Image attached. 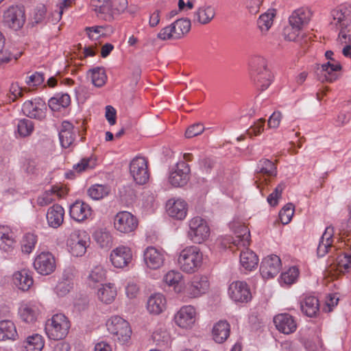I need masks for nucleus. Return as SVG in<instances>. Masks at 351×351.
<instances>
[{
  "label": "nucleus",
  "instance_id": "49530a36",
  "mask_svg": "<svg viewBox=\"0 0 351 351\" xmlns=\"http://www.w3.org/2000/svg\"><path fill=\"white\" fill-rule=\"evenodd\" d=\"M88 75L90 78L93 84L97 87H101L107 80V75L103 67L97 66L90 69Z\"/></svg>",
  "mask_w": 351,
  "mask_h": 351
},
{
  "label": "nucleus",
  "instance_id": "338daca9",
  "mask_svg": "<svg viewBox=\"0 0 351 351\" xmlns=\"http://www.w3.org/2000/svg\"><path fill=\"white\" fill-rule=\"evenodd\" d=\"M21 56V52L13 54L8 49L2 47L0 49V65L8 63L12 59L17 60Z\"/></svg>",
  "mask_w": 351,
  "mask_h": 351
},
{
  "label": "nucleus",
  "instance_id": "6ab92c4d",
  "mask_svg": "<svg viewBox=\"0 0 351 351\" xmlns=\"http://www.w3.org/2000/svg\"><path fill=\"white\" fill-rule=\"evenodd\" d=\"M130 173L136 184H145L149 178L147 160L144 157L134 158L130 164Z\"/></svg>",
  "mask_w": 351,
  "mask_h": 351
},
{
  "label": "nucleus",
  "instance_id": "72a5a7b5",
  "mask_svg": "<svg viewBox=\"0 0 351 351\" xmlns=\"http://www.w3.org/2000/svg\"><path fill=\"white\" fill-rule=\"evenodd\" d=\"M59 139L61 146L64 148H69L73 145L75 139V132L73 124L69 121H62L59 131Z\"/></svg>",
  "mask_w": 351,
  "mask_h": 351
},
{
  "label": "nucleus",
  "instance_id": "393cba45",
  "mask_svg": "<svg viewBox=\"0 0 351 351\" xmlns=\"http://www.w3.org/2000/svg\"><path fill=\"white\" fill-rule=\"evenodd\" d=\"M162 282L173 289V292L182 297L185 280L184 275L178 270H169L162 277Z\"/></svg>",
  "mask_w": 351,
  "mask_h": 351
},
{
  "label": "nucleus",
  "instance_id": "2eb2a0df",
  "mask_svg": "<svg viewBox=\"0 0 351 351\" xmlns=\"http://www.w3.org/2000/svg\"><path fill=\"white\" fill-rule=\"evenodd\" d=\"M33 265L38 274L43 276L49 275L56 268L55 256L48 251L38 252L35 255Z\"/></svg>",
  "mask_w": 351,
  "mask_h": 351
},
{
  "label": "nucleus",
  "instance_id": "13d9d810",
  "mask_svg": "<svg viewBox=\"0 0 351 351\" xmlns=\"http://www.w3.org/2000/svg\"><path fill=\"white\" fill-rule=\"evenodd\" d=\"M294 214V206L292 204L285 205L279 213V218L282 223L288 224Z\"/></svg>",
  "mask_w": 351,
  "mask_h": 351
},
{
  "label": "nucleus",
  "instance_id": "4d7b16f0",
  "mask_svg": "<svg viewBox=\"0 0 351 351\" xmlns=\"http://www.w3.org/2000/svg\"><path fill=\"white\" fill-rule=\"evenodd\" d=\"M73 288V282L69 279H62L57 284L55 291L58 295L64 297L67 295Z\"/></svg>",
  "mask_w": 351,
  "mask_h": 351
},
{
  "label": "nucleus",
  "instance_id": "a18cd8bd",
  "mask_svg": "<svg viewBox=\"0 0 351 351\" xmlns=\"http://www.w3.org/2000/svg\"><path fill=\"white\" fill-rule=\"evenodd\" d=\"M14 243L13 232L8 228H0V250L9 252L13 248Z\"/></svg>",
  "mask_w": 351,
  "mask_h": 351
},
{
  "label": "nucleus",
  "instance_id": "c85d7f7f",
  "mask_svg": "<svg viewBox=\"0 0 351 351\" xmlns=\"http://www.w3.org/2000/svg\"><path fill=\"white\" fill-rule=\"evenodd\" d=\"M334 229L331 226L326 227L324 232L319 239L317 249V255L319 257L324 256L327 253L336 250L334 245Z\"/></svg>",
  "mask_w": 351,
  "mask_h": 351
},
{
  "label": "nucleus",
  "instance_id": "bf43d9fd",
  "mask_svg": "<svg viewBox=\"0 0 351 351\" xmlns=\"http://www.w3.org/2000/svg\"><path fill=\"white\" fill-rule=\"evenodd\" d=\"M264 0H242L243 5L248 13L256 14L263 3Z\"/></svg>",
  "mask_w": 351,
  "mask_h": 351
},
{
  "label": "nucleus",
  "instance_id": "0e129e2a",
  "mask_svg": "<svg viewBox=\"0 0 351 351\" xmlns=\"http://www.w3.org/2000/svg\"><path fill=\"white\" fill-rule=\"evenodd\" d=\"M300 28H294L290 23L285 27L283 30V36L285 40L289 41H295L300 34Z\"/></svg>",
  "mask_w": 351,
  "mask_h": 351
},
{
  "label": "nucleus",
  "instance_id": "3c124183",
  "mask_svg": "<svg viewBox=\"0 0 351 351\" xmlns=\"http://www.w3.org/2000/svg\"><path fill=\"white\" fill-rule=\"evenodd\" d=\"M351 267V254L343 253L339 254L335 263L334 267L341 273L347 272Z\"/></svg>",
  "mask_w": 351,
  "mask_h": 351
},
{
  "label": "nucleus",
  "instance_id": "b1692460",
  "mask_svg": "<svg viewBox=\"0 0 351 351\" xmlns=\"http://www.w3.org/2000/svg\"><path fill=\"white\" fill-rule=\"evenodd\" d=\"M166 211L172 219L183 220L188 213V204L181 198H171L166 203Z\"/></svg>",
  "mask_w": 351,
  "mask_h": 351
},
{
  "label": "nucleus",
  "instance_id": "4468645a",
  "mask_svg": "<svg viewBox=\"0 0 351 351\" xmlns=\"http://www.w3.org/2000/svg\"><path fill=\"white\" fill-rule=\"evenodd\" d=\"M133 256V252L130 246L119 245L111 251L110 261L114 267L123 269L129 267Z\"/></svg>",
  "mask_w": 351,
  "mask_h": 351
},
{
  "label": "nucleus",
  "instance_id": "9d476101",
  "mask_svg": "<svg viewBox=\"0 0 351 351\" xmlns=\"http://www.w3.org/2000/svg\"><path fill=\"white\" fill-rule=\"evenodd\" d=\"M108 331L112 335L114 340L123 344L129 341L132 334L129 323L123 317L114 315L106 322Z\"/></svg>",
  "mask_w": 351,
  "mask_h": 351
},
{
  "label": "nucleus",
  "instance_id": "1a4fd4ad",
  "mask_svg": "<svg viewBox=\"0 0 351 351\" xmlns=\"http://www.w3.org/2000/svg\"><path fill=\"white\" fill-rule=\"evenodd\" d=\"M112 223L114 229L121 236L134 234L138 226L137 217L125 210L118 212L114 216Z\"/></svg>",
  "mask_w": 351,
  "mask_h": 351
},
{
  "label": "nucleus",
  "instance_id": "680f3d73",
  "mask_svg": "<svg viewBox=\"0 0 351 351\" xmlns=\"http://www.w3.org/2000/svg\"><path fill=\"white\" fill-rule=\"evenodd\" d=\"M125 291L127 298L133 300L138 297L140 289L138 284L134 280H132L127 282Z\"/></svg>",
  "mask_w": 351,
  "mask_h": 351
},
{
  "label": "nucleus",
  "instance_id": "473e14b6",
  "mask_svg": "<svg viewBox=\"0 0 351 351\" xmlns=\"http://www.w3.org/2000/svg\"><path fill=\"white\" fill-rule=\"evenodd\" d=\"M96 294L100 302L106 304H110L114 301L117 297V287L112 282L101 284L97 290Z\"/></svg>",
  "mask_w": 351,
  "mask_h": 351
},
{
  "label": "nucleus",
  "instance_id": "de8ad7c7",
  "mask_svg": "<svg viewBox=\"0 0 351 351\" xmlns=\"http://www.w3.org/2000/svg\"><path fill=\"white\" fill-rule=\"evenodd\" d=\"M256 171L259 176H275L277 173L275 164L268 159L261 160L258 164Z\"/></svg>",
  "mask_w": 351,
  "mask_h": 351
},
{
  "label": "nucleus",
  "instance_id": "f03ea898",
  "mask_svg": "<svg viewBox=\"0 0 351 351\" xmlns=\"http://www.w3.org/2000/svg\"><path fill=\"white\" fill-rule=\"evenodd\" d=\"M206 255L196 245H186L176 254V265L182 273L193 274L204 265Z\"/></svg>",
  "mask_w": 351,
  "mask_h": 351
},
{
  "label": "nucleus",
  "instance_id": "39448f33",
  "mask_svg": "<svg viewBox=\"0 0 351 351\" xmlns=\"http://www.w3.org/2000/svg\"><path fill=\"white\" fill-rule=\"evenodd\" d=\"M70 327L69 318L62 313H57L47 321L45 332L50 339L60 340L66 337Z\"/></svg>",
  "mask_w": 351,
  "mask_h": 351
},
{
  "label": "nucleus",
  "instance_id": "58836bf2",
  "mask_svg": "<svg viewBox=\"0 0 351 351\" xmlns=\"http://www.w3.org/2000/svg\"><path fill=\"white\" fill-rule=\"evenodd\" d=\"M107 269L101 264H97L90 269L87 276V283L91 287H95L97 284L106 279Z\"/></svg>",
  "mask_w": 351,
  "mask_h": 351
},
{
  "label": "nucleus",
  "instance_id": "f3484780",
  "mask_svg": "<svg viewBox=\"0 0 351 351\" xmlns=\"http://www.w3.org/2000/svg\"><path fill=\"white\" fill-rule=\"evenodd\" d=\"M190 168L184 161L173 166L169 172L168 182L174 187H181L186 184L189 180Z\"/></svg>",
  "mask_w": 351,
  "mask_h": 351
},
{
  "label": "nucleus",
  "instance_id": "423d86ee",
  "mask_svg": "<svg viewBox=\"0 0 351 351\" xmlns=\"http://www.w3.org/2000/svg\"><path fill=\"white\" fill-rule=\"evenodd\" d=\"M199 319V313L196 307L191 304H185L178 309L173 316L175 325L183 330H193Z\"/></svg>",
  "mask_w": 351,
  "mask_h": 351
},
{
  "label": "nucleus",
  "instance_id": "864d4df0",
  "mask_svg": "<svg viewBox=\"0 0 351 351\" xmlns=\"http://www.w3.org/2000/svg\"><path fill=\"white\" fill-rule=\"evenodd\" d=\"M34 130V123L29 119L19 120L17 123V132L22 137L30 135Z\"/></svg>",
  "mask_w": 351,
  "mask_h": 351
},
{
  "label": "nucleus",
  "instance_id": "603ef678",
  "mask_svg": "<svg viewBox=\"0 0 351 351\" xmlns=\"http://www.w3.org/2000/svg\"><path fill=\"white\" fill-rule=\"evenodd\" d=\"M97 165V160L93 157L84 158L80 160L73 167V170L77 173H81L88 169L95 168Z\"/></svg>",
  "mask_w": 351,
  "mask_h": 351
},
{
  "label": "nucleus",
  "instance_id": "69168bd1",
  "mask_svg": "<svg viewBox=\"0 0 351 351\" xmlns=\"http://www.w3.org/2000/svg\"><path fill=\"white\" fill-rule=\"evenodd\" d=\"M86 32L89 38L93 40H97L105 34V29L103 26L86 27Z\"/></svg>",
  "mask_w": 351,
  "mask_h": 351
},
{
  "label": "nucleus",
  "instance_id": "7ed1b4c3",
  "mask_svg": "<svg viewBox=\"0 0 351 351\" xmlns=\"http://www.w3.org/2000/svg\"><path fill=\"white\" fill-rule=\"evenodd\" d=\"M210 286L207 275L195 274L187 282L185 281L181 298L184 301L199 298L208 292Z\"/></svg>",
  "mask_w": 351,
  "mask_h": 351
},
{
  "label": "nucleus",
  "instance_id": "2f4dec72",
  "mask_svg": "<svg viewBox=\"0 0 351 351\" xmlns=\"http://www.w3.org/2000/svg\"><path fill=\"white\" fill-rule=\"evenodd\" d=\"M64 217V209L59 204H53L50 206L46 214L48 226L54 229L59 228L62 224Z\"/></svg>",
  "mask_w": 351,
  "mask_h": 351
},
{
  "label": "nucleus",
  "instance_id": "cd10ccee",
  "mask_svg": "<svg viewBox=\"0 0 351 351\" xmlns=\"http://www.w3.org/2000/svg\"><path fill=\"white\" fill-rule=\"evenodd\" d=\"M274 323L276 329L281 333L289 335L297 329L295 319L288 313H280L274 316Z\"/></svg>",
  "mask_w": 351,
  "mask_h": 351
},
{
  "label": "nucleus",
  "instance_id": "0eeeda50",
  "mask_svg": "<svg viewBox=\"0 0 351 351\" xmlns=\"http://www.w3.org/2000/svg\"><path fill=\"white\" fill-rule=\"evenodd\" d=\"M191 22L188 19H180L160 29L157 38L160 40H178L188 34Z\"/></svg>",
  "mask_w": 351,
  "mask_h": 351
},
{
  "label": "nucleus",
  "instance_id": "6e6552de",
  "mask_svg": "<svg viewBox=\"0 0 351 351\" xmlns=\"http://www.w3.org/2000/svg\"><path fill=\"white\" fill-rule=\"evenodd\" d=\"M90 244V237L84 230H74L66 240L69 252L75 257L83 256Z\"/></svg>",
  "mask_w": 351,
  "mask_h": 351
},
{
  "label": "nucleus",
  "instance_id": "c03bdc74",
  "mask_svg": "<svg viewBox=\"0 0 351 351\" xmlns=\"http://www.w3.org/2000/svg\"><path fill=\"white\" fill-rule=\"evenodd\" d=\"M299 274L300 271L297 267H291L280 274L279 283L282 287H289L296 282Z\"/></svg>",
  "mask_w": 351,
  "mask_h": 351
},
{
  "label": "nucleus",
  "instance_id": "e433bc0d",
  "mask_svg": "<svg viewBox=\"0 0 351 351\" xmlns=\"http://www.w3.org/2000/svg\"><path fill=\"white\" fill-rule=\"evenodd\" d=\"M45 340L43 336L33 333L27 336L22 341L23 351H42L45 347Z\"/></svg>",
  "mask_w": 351,
  "mask_h": 351
},
{
  "label": "nucleus",
  "instance_id": "4c0bfd02",
  "mask_svg": "<svg viewBox=\"0 0 351 351\" xmlns=\"http://www.w3.org/2000/svg\"><path fill=\"white\" fill-rule=\"evenodd\" d=\"M111 0H91V6L97 16L106 21H112Z\"/></svg>",
  "mask_w": 351,
  "mask_h": 351
},
{
  "label": "nucleus",
  "instance_id": "a211bd4d",
  "mask_svg": "<svg viewBox=\"0 0 351 351\" xmlns=\"http://www.w3.org/2000/svg\"><path fill=\"white\" fill-rule=\"evenodd\" d=\"M25 21V12L21 7L12 5L3 12V23L8 28L19 30L23 27Z\"/></svg>",
  "mask_w": 351,
  "mask_h": 351
},
{
  "label": "nucleus",
  "instance_id": "ddd939ff",
  "mask_svg": "<svg viewBox=\"0 0 351 351\" xmlns=\"http://www.w3.org/2000/svg\"><path fill=\"white\" fill-rule=\"evenodd\" d=\"M42 305L37 301H22L18 308L19 319L27 324H35L42 313Z\"/></svg>",
  "mask_w": 351,
  "mask_h": 351
},
{
  "label": "nucleus",
  "instance_id": "774afa93",
  "mask_svg": "<svg viewBox=\"0 0 351 351\" xmlns=\"http://www.w3.org/2000/svg\"><path fill=\"white\" fill-rule=\"evenodd\" d=\"M152 338L154 341L158 344L168 343L169 340V334L167 330L162 328H158L153 332Z\"/></svg>",
  "mask_w": 351,
  "mask_h": 351
},
{
  "label": "nucleus",
  "instance_id": "79ce46f5",
  "mask_svg": "<svg viewBox=\"0 0 351 351\" xmlns=\"http://www.w3.org/2000/svg\"><path fill=\"white\" fill-rule=\"evenodd\" d=\"M18 337L14 323L8 319L0 321V341L15 340Z\"/></svg>",
  "mask_w": 351,
  "mask_h": 351
},
{
  "label": "nucleus",
  "instance_id": "f8f14e48",
  "mask_svg": "<svg viewBox=\"0 0 351 351\" xmlns=\"http://www.w3.org/2000/svg\"><path fill=\"white\" fill-rule=\"evenodd\" d=\"M167 253L162 248L148 246L143 252V262L145 267L149 270L162 268L167 260Z\"/></svg>",
  "mask_w": 351,
  "mask_h": 351
},
{
  "label": "nucleus",
  "instance_id": "4be33fe9",
  "mask_svg": "<svg viewBox=\"0 0 351 351\" xmlns=\"http://www.w3.org/2000/svg\"><path fill=\"white\" fill-rule=\"evenodd\" d=\"M216 7L210 3H205L199 5L193 14L194 24L206 25L209 24L215 17Z\"/></svg>",
  "mask_w": 351,
  "mask_h": 351
},
{
  "label": "nucleus",
  "instance_id": "5701e85b",
  "mask_svg": "<svg viewBox=\"0 0 351 351\" xmlns=\"http://www.w3.org/2000/svg\"><path fill=\"white\" fill-rule=\"evenodd\" d=\"M281 268L280 258L274 254L265 257L261 263L260 272L265 279L272 278L276 276Z\"/></svg>",
  "mask_w": 351,
  "mask_h": 351
},
{
  "label": "nucleus",
  "instance_id": "8fccbe9b",
  "mask_svg": "<svg viewBox=\"0 0 351 351\" xmlns=\"http://www.w3.org/2000/svg\"><path fill=\"white\" fill-rule=\"evenodd\" d=\"M109 188L103 184H94L88 190L89 197L95 200L104 198L109 193Z\"/></svg>",
  "mask_w": 351,
  "mask_h": 351
},
{
  "label": "nucleus",
  "instance_id": "5fc2aeb1",
  "mask_svg": "<svg viewBox=\"0 0 351 351\" xmlns=\"http://www.w3.org/2000/svg\"><path fill=\"white\" fill-rule=\"evenodd\" d=\"M304 346L306 351H324L323 343L318 335L306 339Z\"/></svg>",
  "mask_w": 351,
  "mask_h": 351
},
{
  "label": "nucleus",
  "instance_id": "a19ab883",
  "mask_svg": "<svg viewBox=\"0 0 351 351\" xmlns=\"http://www.w3.org/2000/svg\"><path fill=\"white\" fill-rule=\"evenodd\" d=\"M276 15L275 9H269L261 14L257 20V26L262 34H266L274 23Z\"/></svg>",
  "mask_w": 351,
  "mask_h": 351
},
{
  "label": "nucleus",
  "instance_id": "ea45409f",
  "mask_svg": "<svg viewBox=\"0 0 351 351\" xmlns=\"http://www.w3.org/2000/svg\"><path fill=\"white\" fill-rule=\"evenodd\" d=\"M302 312L308 317L315 316L319 311V300L313 295H304L300 300Z\"/></svg>",
  "mask_w": 351,
  "mask_h": 351
},
{
  "label": "nucleus",
  "instance_id": "bb28decb",
  "mask_svg": "<svg viewBox=\"0 0 351 351\" xmlns=\"http://www.w3.org/2000/svg\"><path fill=\"white\" fill-rule=\"evenodd\" d=\"M167 308V300L162 293L151 294L146 302V310L152 315H158L166 311Z\"/></svg>",
  "mask_w": 351,
  "mask_h": 351
},
{
  "label": "nucleus",
  "instance_id": "9b49d317",
  "mask_svg": "<svg viewBox=\"0 0 351 351\" xmlns=\"http://www.w3.org/2000/svg\"><path fill=\"white\" fill-rule=\"evenodd\" d=\"M250 66L255 73L254 81L262 90L267 89L271 83L273 76L267 69V60L261 56L252 58Z\"/></svg>",
  "mask_w": 351,
  "mask_h": 351
},
{
  "label": "nucleus",
  "instance_id": "09e8293b",
  "mask_svg": "<svg viewBox=\"0 0 351 351\" xmlns=\"http://www.w3.org/2000/svg\"><path fill=\"white\" fill-rule=\"evenodd\" d=\"M96 243L102 248H108L112 243V237L109 231L104 228L97 230L93 234Z\"/></svg>",
  "mask_w": 351,
  "mask_h": 351
},
{
  "label": "nucleus",
  "instance_id": "052dcab7",
  "mask_svg": "<svg viewBox=\"0 0 351 351\" xmlns=\"http://www.w3.org/2000/svg\"><path fill=\"white\" fill-rule=\"evenodd\" d=\"M286 187V184L285 182H280L275 189L274 191L271 193L267 197L268 203L272 206H275L278 204V199L281 197L282 192Z\"/></svg>",
  "mask_w": 351,
  "mask_h": 351
},
{
  "label": "nucleus",
  "instance_id": "aec40b11",
  "mask_svg": "<svg viewBox=\"0 0 351 351\" xmlns=\"http://www.w3.org/2000/svg\"><path fill=\"white\" fill-rule=\"evenodd\" d=\"M342 66L339 62H328L322 65L317 64V73L322 81L332 82L339 78Z\"/></svg>",
  "mask_w": 351,
  "mask_h": 351
},
{
  "label": "nucleus",
  "instance_id": "6e6d98bb",
  "mask_svg": "<svg viewBox=\"0 0 351 351\" xmlns=\"http://www.w3.org/2000/svg\"><path fill=\"white\" fill-rule=\"evenodd\" d=\"M112 20L123 13L128 8L127 0H111L110 3Z\"/></svg>",
  "mask_w": 351,
  "mask_h": 351
},
{
  "label": "nucleus",
  "instance_id": "20e7f679",
  "mask_svg": "<svg viewBox=\"0 0 351 351\" xmlns=\"http://www.w3.org/2000/svg\"><path fill=\"white\" fill-rule=\"evenodd\" d=\"M187 226L186 237L192 243L202 244L208 240L210 228L205 219L199 216L193 217L188 221Z\"/></svg>",
  "mask_w": 351,
  "mask_h": 351
},
{
  "label": "nucleus",
  "instance_id": "412c9836",
  "mask_svg": "<svg viewBox=\"0 0 351 351\" xmlns=\"http://www.w3.org/2000/svg\"><path fill=\"white\" fill-rule=\"evenodd\" d=\"M93 210L90 205L83 201L77 200L69 206V215L78 223H83L92 218Z\"/></svg>",
  "mask_w": 351,
  "mask_h": 351
},
{
  "label": "nucleus",
  "instance_id": "a878e982",
  "mask_svg": "<svg viewBox=\"0 0 351 351\" xmlns=\"http://www.w3.org/2000/svg\"><path fill=\"white\" fill-rule=\"evenodd\" d=\"M46 104L41 99L26 101L22 106L23 114L30 118L42 119L45 117Z\"/></svg>",
  "mask_w": 351,
  "mask_h": 351
},
{
  "label": "nucleus",
  "instance_id": "c756f323",
  "mask_svg": "<svg viewBox=\"0 0 351 351\" xmlns=\"http://www.w3.org/2000/svg\"><path fill=\"white\" fill-rule=\"evenodd\" d=\"M332 23L340 29L351 23V5L342 4L332 11Z\"/></svg>",
  "mask_w": 351,
  "mask_h": 351
},
{
  "label": "nucleus",
  "instance_id": "37998d69",
  "mask_svg": "<svg viewBox=\"0 0 351 351\" xmlns=\"http://www.w3.org/2000/svg\"><path fill=\"white\" fill-rule=\"evenodd\" d=\"M71 98L66 93H58L51 97L48 102L49 107L53 111H60L70 105Z\"/></svg>",
  "mask_w": 351,
  "mask_h": 351
},
{
  "label": "nucleus",
  "instance_id": "dca6fc26",
  "mask_svg": "<svg viewBox=\"0 0 351 351\" xmlns=\"http://www.w3.org/2000/svg\"><path fill=\"white\" fill-rule=\"evenodd\" d=\"M228 295L237 304L247 303L252 300L250 289L245 281L235 280L230 283Z\"/></svg>",
  "mask_w": 351,
  "mask_h": 351
},
{
  "label": "nucleus",
  "instance_id": "c9c22d12",
  "mask_svg": "<svg viewBox=\"0 0 351 351\" xmlns=\"http://www.w3.org/2000/svg\"><path fill=\"white\" fill-rule=\"evenodd\" d=\"M311 12L307 8H299L295 10L289 19V23L294 28L302 29L310 21Z\"/></svg>",
  "mask_w": 351,
  "mask_h": 351
},
{
  "label": "nucleus",
  "instance_id": "7c9ffc66",
  "mask_svg": "<svg viewBox=\"0 0 351 351\" xmlns=\"http://www.w3.org/2000/svg\"><path fill=\"white\" fill-rule=\"evenodd\" d=\"M12 283L22 291H28L34 283L31 271L26 269L15 271L12 275Z\"/></svg>",
  "mask_w": 351,
  "mask_h": 351
},
{
  "label": "nucleus",
  "instance_id": "f257e3e1",
  "mask_svg": "<svg viewBox=\"0 0 351 351\" xmlns=\"http://www.w3.org/2000/svg\"><path fill=\"white\" fill-rule=\"evenodd\" d=\"M232 228H234L232 243L237 247H243L239 257L241 269L244 272L252 271L257 267L258 258L252 250L247 248L250 243V230L245 226L240 223L232 225Z\"/></svg>",
  "mask_w": 351,
  "mask_h": 351
},
{
  "label": "nucleus",
  "instance_id": "e2e57ef3",
  "mask_svg": "<svg viewBox=\"0 0 351 351\" xmlns=\"http://www.w3.org/2000/svg\"><path fill=\"white\" fill-rule=\"evenodd\" d=\"M55 201L53 196V192L51 190H47L38 196L36 202L40 206H46Z\"/></svg>",
  "mask_w": 351,
  "mask_h": 351
},
{
  "label": "nucleus",
  "instance_id": "f704fd0d",
  "mask_svg": "<svg viewBox=\"0 0 351 351\" xmlns=\"http://www.w3.org/2000/svg\"><path fill=\"white\" fill-rule=\"evenodd\" d=\"M230 333V325L226 320H219L214 324L211 336L217 343H222L227 340Z\"/></svg>",
  "mask_w": 351,
  "mask_h": 351
}]
</instances>
